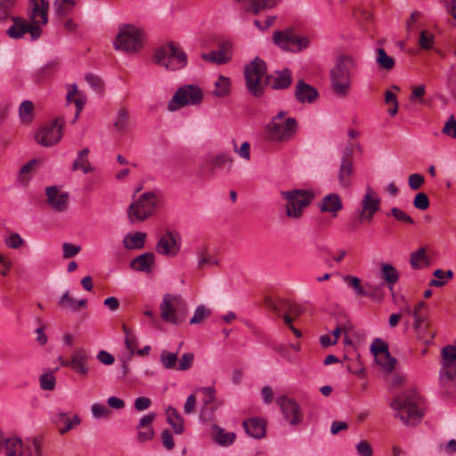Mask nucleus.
<instances>
[{
	"label": "nucleus",
	"mask_w": 456,
	"mask_h": 456,
	"mask_svg": "<svg viewBox=\"0 0 456 456\" xmlns=\"http://www.w3.org/2000/svg\"><path fill=\"white\" fill-rule=\"evenodd\" d=\"M159 310L162 320L167 323L178 325L185 318V304L178 296L166 294Z\"/></svg>",
	"instance_id": "obj_9"
},
{
	"label": "nucleus",
	"mask_w": 456,
	"mask_h": 456,
	"mask_svg": "<svg viewBox=\"0 0 456 456\" xmlns=\"http://www.w3.org/2000/svg\"><path fill=\"white\" fill-rule=\"evenodd\" d=\"M77 4L76 0H55L53 6L55 12L60 17L69 15Z\"/></svg>",
	"instance_id": "obj_36"
},
{
	"label": "nucleus",
	"mask_w": 456,
	"mask_h": 456,
	"mask_svg": "<svg viewBox=\"0 0 456 456\" xmlns=\"http://www.w3.org/2000/svg\"><path fill=\"white\" fill-rule=\"evenodd\" d=\"M276 403L280 406L284 419L293 426L303 421V413L300 405L293 399L285 395L276 398Z\"/></svg>",
	"instance_id": "obj_16"
},
{
	"label": "nucleus",
	"mask_w": 456,
	"mask_h": 456,
	"mask_svg": "<svg viewBox=\"0 0 456 456\" xmlns=\"http://www.w3.org/2000/svg\"><path fill=\"white\" fill-rule=\"evenodd\" d=\"M86 80L94 91L101 92L102 90V81L99 77L89 73L86 75Z\"/></svg>",
	"instance_id": "obj_60"
},
{
	"label": "nucleus",
	"mask_w": 456,
	"mask_h": 456,
	"mask_svg": "<svg viewBox=\"0 0 456 456\" xmlns=\"http://www.w3.org/2000/svg\"><path fill=\"white\" fill-rule=\"evenodd\" d=\"M380 277L387 283L389 290L393 291L395 284L399 281V273L392 265L383 263L380 266Z\"/></svg>",
	"instance_id": "obj_30"
},
{
	"label": "nucleus",
	"mask_w": 456,
	"mask_h": 456,
	"mask_svg": "<svg viewBox=\"0 0 456 456\" xmlns=\"http://www.w3.org/2000/svg\"><path fill=\"white\" fill-rule=\"evenodd\" d=\"M429 199L428 195L424 192H419L416 194L414 200H413V206L417 209L419 210H426L429 207Z\"/></svg>",
	"instance_id": "obj_53"
},
{
	"label": "nucleus",
	"mask_w": 456,
	"mask_h": 456,
	"mask_svg": "<svg viewBox=\"0 0 456 456\" xmlns=\"http://www.w3.org/2000/svg\"><path fill=\"white\" fill-rule=\"evenodd\" d=\"M210 315V310L205 307L204 305H199L190 321L191 324H198L201 322L206 317Z\"/></svg>",
	"instance_id": "obj_51"
},
{
	"label": "nucleus",
	"mask_w": 456,
	"mask_h": 456,
	"mask_svg": "<svg viewBox=\"0 0 456 456\" xmlns=\"http://www.w3.org/2000/svg\"><path fill=\"white\" fill-rule=\"evenodd\" d=\"M30 10L28 11L29 22L40 28L47 23V11L49 4L45 0H29Z\"/></svg>",
	"instance_id": "obj_21"
},
{
	"label": "nucleus",
	"mask_w": 456,
	"mask_h": 456,
	"mask_svg": "<svg viewBox=\"0 0 456 456\" xmlns=\"http://www.w3.org/2000/svg\"><path fill=\"white\" fill-rule=\"evenodd\" d=\"M420 397L415 389H409L395 396L391 407L396 411L395 416L403 424L415 426L423 418V411L419 406Z\"/></svg>",
	"instance_id": "obj_2"
},
{
	"label": "nucleus",
	"mask_w": 456,
	"mask_h": 456,
	"mask_svg": "<svg viewBox=\"0 0 456 456\" xmlns=\"http://www.w3.org/2000/svg\"><path fill=\"white\" fill-rule=\"evenodd\" d=\"M154 263V254L146 252L134 258L130 264L131 268L139 272H150Z\"/></svg>",
	"instance_id": "obj_28"
},
{
	"label": "nucleus",
	"mask_w": 456,
	"mask_h": 456,
	"mask_svg": "<svg viewBox=\"0 0 456 456\" xmlns=\"http://www.w3.org/2000/svg\"><path fill=\"white\" fill-rule=\"evenodd\" d=\"M142 31L130 24H125L119 28L114 41V48L126 53H134L142 47Z\"/></svg>",
	"instance_id": "obj_6"
},
{
	"label": "nucleus",
	"mask_w": 456,
	"mask_h": 456,
	"mask_svg": "<svg viewBox=\"0 0 456 456\" xmlns=\"http://www.w3.org/2000/svg\"><path fill=\"white\" fill-rule=\"evenodd\" d=\"M147 234L142 232L127 233L123 239V245L129 250L142 249L144 248Z\"/></svg>",
	"instance_id": "obj_27"
},
{
	"label": "nucleus",
	"mask_w": 456,
	"mask_h": 456,
	"mask_svg": "<svg viewBox=\"0 0 456 456\" xmlns=\"http://www.w3.org/2000/svg\"><path fill=\"white\" fill-rule=\"evenodd\" d=\"M387 216H393L396 221L406 224H414L415 222L411 218L410 215H408L405 211L403 209L394 207L390 209L389 212L386 213Z\"/></svg>",
	"instance_id": "obj_43"
},
{
	"label": "nucleus",
	"mask_w": 456,
	"mask_h": 456,
	"mask_svg": "<svg viewBox=\"0 0 456 456\" xmlns=\"http://www.w3.org/2000/svg\"><path fill=\"white\" fill-rule=\"evenodd\" d=\"M230 90V78L224 76H219L217 80L215 82V89L212 91V94L216 97H224L229 94Z\"/></svg>",
	"instance_id": "obj_37"
},
{
	"label": "nucleus",
	"mask_w": 456,
	"mask_h": 456,
	"mask_svg": "<svg viewBox=\"0 0 456 456\" xmlns=\"http://www.w3.org/2000/svg\"><path fill=\"white\" fill-rule=\"evenodd\" d=\"M88 359L89 355L86 351L84 348H78L72 353L69 360L63 359L60 356L58 361L61 366L70 367L77 374L86 376L89 372V367L87 365Z\"/></svg>",
	"instance_id": "obj_18"
},
{
	"label": "nucleus",
	"mask_w": 456,
	"mask_h": 456,
	"mask_svg": "<svg viewBox=\"0 0 456 456\" xmlns=\"http://www.w3.org/2000/svg\"><path fill=\"white\" fill-rule=\"evenodd\" d=\"M19 118L22 124H29L34 118V104L31 101H23L19 107Z\"/></svg>",
	"instance_id": "obj_35"
},
{
	"label": "nucleus",
	"mask_w": 456,
	"mask_h": 456,
	"mask_svg": "<svg viewBox=\"0 0 456 456\" xmlns=\"http://www.w3.org/2000/svg\"><path fill=\"white\" fill-rule=\"evenodd\" d=\"M355 448L359 456H372L373 454L370 444L366 441L359 442Z\"/></svg>",
	"instance_id": "obj_64"
},
{
	"label": "nucleus",
	"mask_w": 456,
	"mask_h": 456,
	"mask_svg": "<svg viewBox=\"0 0 456 456\" xmlns=\"http://www.w3.org/2000/svg\"><path fill=\"white\" fill-rule=\"evenodd\" d=\"M63 126L64 118L62 117L56 118L36 134V141L45 147L56 144L61 139Z\"/></svg>",
	"instance_id": "obj_13"
},
{
	"label": "nucleus",
	"mask_w": 456,
	"mask_h": 456,
	"mask_svg": "<svg viewBox=\"0 0 456 456\" xmlns=\"http://www.w3.org/2000/svg\"><path fill=\"white\" fill-rule=\"evenodd\" d=\"M202 90L196 85H185L179 87L167 103L170 111L178 110L188 105H198L202 102Z\"/></svg>",
	"instance_id": "obj_8"
},
{
	"label": "nucleus",
	"mask_w": 456,
	"mask_h": 456,
	"mask_svg": "<svg viewBox=\"0 0 456 456\" xmlns=\"http://www.w3.org/2000/svg\"><path fill=\"white\" fill-rule=\"evenodd\" d=\"M265 305L266 307L281 315L283 320L286 315L292 318V316L297 317L302 314L301 306L289 300L279 299L278 301H274L271 297H265Z\"/></svg>",
	"instance_id": "obj_19"
},
{
	"label": "nucleus",
	"mask_w": 456,
	"mask_h": 456,
	"mask_svg": "<svg viewBox=\"0 0 456 456\" xmlns=\"http://www.w3.org/2000/svg\"><path fill=\"white\" fill-rule=\"evenodd\" d=\"M47 203L58 212H63L69 206V193L61 191L57 186L45 189Z\"/></svg>",
	"instance_id": "obj_22"
},
{
	"label": "nucleus",
	"mask_w": 456,
	"mask_h": 456,
	"mask_svg": "<svg viewBox=\"0 0 456 456\" xmlns=\"http://www.w3.org/2000/svg\"><path fill=\"white\" fill-rule=\"evenodd\" d=\"M434 45V36L427 29H424L419 34V45L424 50H429Z\"/></svg>",
	"instance_id": "obj_48"
},
{
	"label": "nucleus",
	"mask_w": 456,
	"mask_h": 456,
	"mask_svg": "<svg viewBox=\"0 0 456 456\" xmlns=\"http://www.w3.org/2000/svg\"><path fill=\"white\" fill-rule=\"evenodd\" d=\"M39 383L43 390L52 391L55 387L56 379L53 373H44L39 377Z\"/></svg>",
	"instance_id": "obj_47"
},
{
	"label": "nucleus",
	"mask_w": 456,
	"mask_h": 456,
	"mask_svg": "<svg viewBox=\"0 0 456 456\" xmlns=\"http://www.w3.org/2000/svg\"><path fill=\"white\" fill-rule=\"evenodd\" d=\"M218 265V260L211 256H207L204 251L200 255L198 261V268L202 269L204 266H214Z\"/></svg>",
	"instance_id": "obj_57"
},
{
	"label": "nucleus",
	"mask_w": 456,
	"mask_h": 456,
	"mask_svg": "<svg viewBox=\"0 0 456 456\" xmlns=\"http://www.w3.org/2000/svg\"><path fill=\"white\" fill-rule=\"evenodd\" d=\"M376 362L387 371H392L395 369L396 359L391 356L389 351L375 356Z\"/></svg>",
	"instance_id": "obj_44"
},
{
	"label": "nucleus",
	"mask_w": 456,
	"mask_h": 456,
	"mask_svg": "<svg viewBox=\"0 0 456 456\" xmlns=\"http://www.w3.org/2000/svg\"><path fill=\"white\" fill-rule=\"evenodd\" d=\"M13 24L7 29V35L11 38H21L26 33H29L32 40H37L41 35V28L32 25L20 17H12Z\"/></svg>",
	"instance_id": "obj_17"
},
{
	"label": "nucleus",
	"mask_w": 456,
	"mask_h": 456,
	"mask_svg": "<svg viewBox=\"0 0 456 456\" xmlns=\"http://www.w3.org/2000/svg\"><path fill=\"white\" fill-rule=\"evenodd\" d=\"M153 61L166 69L175 71L187 65V54L177 44L169 42L155 50Z\"/></svg>",
	"instance_id": "obj_4"
},
{
	"label": "nucleus",
	"mask_w": 456,
	"mask_h": 456,
	"mask_svg": "<svg viewBox=\"0 0 456 456\" xmlns=\"http://www.w3.org/2000/svg\"><path fill=\"white\" fill-rule=\"evenodd\" d=\"M265 62L256 57L249 64L245 66L244 78L248 93L255 97H261L265 87L270 86L274 90L288 88L292 84V73L289 69L278 70L275 75L265 76L264 83L261 78L265 75Z\"/></svg>",
	"instance_id": "obj_1"
},
{
	"label": "nucleus",
	"mask_w": 456,
	"mask_h": 456,
	"mask_svg": "<svg viewBox=\"0 0 456 456\" xmlns=\"http://www.w3.org/2000/svg\"><path fill=\"white\" fill-rule=\"evenodd\" d=\"M54 422L58 426L59 432L63 435L78 426L81 419L77 414L70 418L68 413L60 412L55 416Z\"/></svg>",
	"instance_id": "obj_26"
},
{
	"label": "nucleus",
	"mask_w": 456,
	"mask_h": 456,
	"mask_svg": "<svg viewBox=\"0 0 456 456\" xmlns=\"http://www.w3.org/2000/svg\"><path fill=\"white\" fill-rule=\"evenodd\" d=\"M159 361L165 369H175L178 362L177 353H171L169 351L163 350L160 353Z\"/></svg>",
	"instance_id": "obj_39"
},
{
	"label": "nucleus",
	"mask_w": 456,
	"mask_h": 456,
	"mask_svg": "<svg viewBox=\"0 0 456 456\" xmlns=\"http://www.w3.org/2000/svg\"><path fill=\"white\" fill-rule=\"evenodd\" d=\"M113 125L118 132H125L128 128L129 114L126 109L120 108L118 110Z\"/></svg>",
	"instance_id": "obj_41"
},
{
	"label": "nucleus",
	"mask_w": 456,
	"mask_h": 456,
	"mask_svg": "<svg viewBox=\"0 0 456 456\" xmlns=\"http://www.w3.org/2000/svg\"><path fill=\"white\" fill-rule=\"evenodd\" d=\"M344 281L347 283L349 287H351L356 296L358 297H372V295L365 289L364 286L361 284V280L358 277L346 275L344 276Z\"/></svg>",
	"instance_id": "obj_38"
},
{
	"label": "nucleus",
	"mask_w": 456,
	"mask_h": 456,
	"mask_svg": "<svg viewBox=\"0 0 456 456\" xmlns=\"http://www.w3.org/2000/svg\"><path fill=\"white\" fill-rule=\"evenodd\" d=\"M5 456H21L22 441L19 437H10L3 439Z\"/></svg>",
	"instance_id": "obj_33"
},
{
	"label": "nucleus",
	"mask_w": 456,
	"mask_h": 456,
	"mask_svg": "<svg viewBox=\"0 0 456 456\" xmlns=\"http://www.w3.org/2000/svg\"><path fill=\"white\" fill-rule=\"evenodd\" d=\"M194 360V354L192 353L183 354L180 359H178L177 370H187L191 368Z\"/></svg>",
	"instance_id": "obj_50"
},
{
	"label": "nucleus",
	"mask_w": 456,
	"mask_h": 456,
	"mask_svg": "<svg viewBox=\"0 0 456 456\" xmlns=\"http://www.w3.org/2000/svg\"><path fill=\"white\" fill-rule=\"evenodd\" d=\"M4 242L7 247L13 249L20 248L24 244L23 239L16 232H12L5 238Z\"/></svg>",
	"instance_id": "obj_55"
},
{
	"label": "nucleus",
	"mask_w": 456,
	"mask_h": 456,
	"mask_svg": "<svg viewBox=\"0 0 456 456\" xmlns=\"http://www.w3.org/2000/svg\"><path fill=\"white\" fill-rule=\"evenodd\" d=\"M242 426L246 433L253 438L260 439L265 436V423L262 419H248L243 421Z\"/></svg>",
	"instance_id": "obj_25"
},
{
	"label": "nucleus",
	"mask_w": 456,
	"mask_h": 456,
	"mask_svg": "<svg viewBox=\"0 0 456 456\" xmlns=\"http://www.w3.org/2000/svg\"><path fill=\"white\" fill-rule=\"evenodd\" d=\"M167 421L172 427L175 434H182L184 429V420L177 410L168 407L166 411Z\"/></svg>",
	"instance_id": "obj_31"
},
{
	"label": "nucleus",
	"mask_w": 456,
	"mask_h": 456,
	"mask_svg": "<svg viewBox=\"0 0 456 456\" xmlns=\"http://www.w3.org/2000/svg\"><path fill=\"white\" fill-rule=\"evenodd\" d=\"M319 94L318 91L309 84H306L303 79L297 81L295 90L296 99L302 103L314 102Z\"/></svg>",
	"instance_id": "obj_23"
},
{
	"label": "nucleus",
	"mask_w": 456,
	"mask_h": 456,
	"mask_svg": "<svg viewBox=\"0 0 456 456\" xmlns=\"http://www.w3.org/2000/svg\"><path fill=\"white\" fill-rule=\"evenodd\" d=\"M370 351L374 356H378L383 353L387 354V351H388V346L382 339L375 338L370 346Z\"/></svg>",
	"instance_id": "obj_54"
},
{
	"label": "nucleus",
	"mask_w": 456,
	"mask_h": 456,
	"mask_svg": "<svg viewBox=\"0 0 456 456\" xmlns=\"http://www.w3.org/2000/svg\"><path fill=\"white\" fill-rule=\"evenodd\" d=\"M319 208L322 212H327L336 217L338 213L343 208L341 198L337 193H329L322 198L319 203Z\"/></svg>",
	"instance_id": "obj_24"
},
{
	"label": "nucleus",
	"mask_w": 456,
	"mask_h": 456,
	"mask_svg": "<svg viewBox=\"0 0 456 456\" xmlns=\"http://www.w3.org/2000/svg\"><path fill=\"white\" fill-rule=\"evenodd\" d=\"M424 182V176L420 174H412L408 178V184L412 190L419 189Z\"/></svg>",
	"instance_id": "obj_61"
},
{
	"label": "nucleus",
	"mask_w": 456,
	"mask_h": 456,
	"mask_svg": "<svg viewBox=\"0 0 456 456\" xmlns=\"http://www.w3.org/2000/svg\"><path fill=\"white\" fill-rule=\"evenodd\" d=\"M213 436L218 444L224 446L232 444L235 439V434L233 432H226L218 426L213 427Z\"/></svg>",
	"instance_id": "obj_34"
},
{
	"label": "nucleus",
	"mask_w": 456,
	"mask_h": 456,
	"mask_svg": "<svg viewBox=\"0 0 456 456\" xmlns=\"http://www.w3.org/2000/svg\"><path fill=\"white\" fill-rule=\"evenodd\" d=\"M426 93V87L424 85H418L412 87L411 94L410 95V101L411 102H417L420 104L425 103V100L423 99Z\"/></svg>",
	"instance_id": "obj_49"
},
{
	"label": "nucleus",
	"mask_w": 456,
	"mask_h": 456,
	"mask_svg": "<svg viewBox=\"0 0 456 456\" xmlns=\"http://www.w3.org/2000/svg\"><path fill=\"white\" fill-rule=\"evenodd\" d=\"M441 370L439 381L446 394H453L456 391V346H446L442 349Z\"/></svg>",
	"instance_id": "obj_5"
},
{
	"label": "nucleus",
	"mask_w": 456,
	"mask_h": 456,
	"mask_svg": "<svg viewBox=\"0 0 456 456\" xmlns=\"http://www.w3.org/2000/svg\"><path fill=\"white\" fill-rule=\"evenodd\" d=\"M273 42L284 51L298 53L310 45L307 37L296 35L292 28L275 30L273 34Z\"/></svg>",
	"instance_id": "obj_11"
},
{
	"label": "nucleus",
	"mask_w": 456,
	"mask_h": 456,
	"mask_svg": "<svg viewBox=\"0 0 456 456\" xmlns=\"http://www.w3.org/2000/svg\"><path fill=\"white\" fill-rule=\"evenodd\" d=\"M233 163L232 157L226 152L220 153L215 156L211 160V165L215 167H227L228 171L232 169Z\"/></svg>",
	"instance_id": "obj_45"
},
{
	"label": "nucleus",
	"mask_w": 456,
	"mask_h": 456,
	"mask_svg": "<svg viewBox=\"0 0 456 456\" xmlns=\"http://www.w3.org/2000/svg\"><path fill=\"white\" fill-rule=\"evenodd\" d=\"M63 249V258L68 259L73 257L77 254H78L81 250L80 246H77L71 243L65 242L62 245Z\"/></svg>",
	"instance_id": "obj_58"
},
{
	"label": "nucleus",
	"mask_w": 456,
	"mask_h": 456,
	"mask_svg": "<svg viewBox=\"0 0 456 456\" xmlns=\"http://www.w3.org/2000/svg\"><path fill=\"white\" fill-rule=\"evenodd\" d=\"M156 418V414L154 412H151L147 415L142 416L139 423L137 425V429H143V428H152V422L154 421Z\"/></svg>",
	"instance_id": "obj_63"
},
{
	"label": "nucleus",
	"mask_w": 456,
	"mask_h": 456,
	"mask_svg": "<svg viewBox=\"0 0 456 456\" xmlns=\"http://www.w3.org/2000/svg\"><path fill=\"white\" fill-rule=\"evenodd\" d=\"M86 299L75 300L69 296V290L66 291L58 301V305L61 308H69L72 312H78L80 308L86 307Z\"/></svg>",
	"instance_id": "obj_32"
},
{
	"label": "nucleus",
	"mask_w": 456,
	"mask_h": 456,
	"mask_svg": "<svg viewBox=\"0 0 456 456\" xmlns=\"http://www.w3.org/2000/svg\"><path fill=\"white\" fill-rule=\"evenodd\" d=\"M376 62L379 68L388 70L395 66V60L383 48L377 49Z\"/></svg>",
	"instance_id": "obj_40"
},
{
	"label": "nucleus",
	"mask_w": 456,
	"mask_h": 456,
	"mask_svg": "<svg viewBox=\"0 0 456 456\" xmlns=\"http://www.w3.org/2000/svg\"><path fill=\"white\" fill-rule=\"evenodd\" d=\"M380 202V198L370 186H368L366 188V193L360 203L361 208L356 211L359 222L370 223L374 215L379 210Z\"/></svg>",
	"instance_id": "obj_14"
},
{
	"label": "nucleus",
	"mask_w": 456,
	"mask_h": 456,
	"mask_svg": "<svg viewBox=\"0 0 456 456\" xmlns=\"http://www.w3.org/2000/svg\"><path fill=\"white\" fill-rule=\"evenodd\" d=\"M232 45L230 42H224L219 45V49L215 51L218 59L217 64H224L232 59Z\"/></svg>",
	"instance_id": "obj_42"
},
{
	"label": "nucleus",
	"mask_w": 456,
	"mask_h": 456,
	"mask_svg": "<svg viewBox=\"0 0 456 456\" xmlns=\"http://www.w3.org/2000/svg\"><path fill=\"white\" fill-rule=\"evenodd\" d=\"M353 155H354V145L352 142H348L343 151L338 181L340 186L346 188L351 183V175L354 171L353 167Z\"/></svg>",
	"instance_id": "obj_20"
},
{
	"label": "nucleus",
	"mask_w": 456,
	"mask_h": 456,
	"mask_svg": "<svg viewBox=\"0 0 456 456\" xmlns=\"http://www.w3.org/2000/svg\"><path fill=\"white\" fill-rule=\"evenodd\" d=\"M15 4L16 0H0V22L12 19L10 12Z\"/></svg>",
	"instance_id": "obj_46"
},
{
	"label": "nucleus",
	"mask_w": 456,
	"mask_h": 456,
	"mask_svg": "<svg viewBox=\"0 0 456 456\" xmlns=\"http://www.w3.org/2000/svg\"><path fill=\"white\" fill-rule=\"evenodd\" d=\"M200 390L203 393V402L205 405L214 403L216 399V389L214 387H201Z\"/></svg>",
	"instance_id": "obj_62"
},
{
	"label": "nucleus",
	"mask_w": 456,
	"mask_h": 456,
	"mask_svg": "<svg viewBox=\"0 0 456 456\" xmlns=\"http://www.w3.org/2000/svg\"><path fill=\"white\" fill-rule=\"evenodd\" d=\"M91 409L93 416L96 419H108L111 414L110 409L104 404L94 403Z\"/></svg>",
	"instance_id": "obj_52"
},
{
	"label": "nucleus",
	"mask_w": 456,
	"mask_h": 456,
	"mask_svg": "<svg viewBox=\"0 0 456 456\" xmlns=\"http://www.w3.org/2000/svg\"><path fill=\"white\" fill-rule=\"evenodd\" d=\"M443 133L451 138H456V119L451 116L444 124Z\"/></svg>",
	"instance_id": "obj_56"
},
{
	"label": "nucleus",
	"mask_w": 456,
	"mask_h": 456,
	"mask_svg": "<svg viewBox=\"0 0 456 456\" xmlns=\"http://www.w3.org/2000/svg\"><path fill=\"white\" fill-rule=\"evenodd\" d=\"M81 169L85 174L94 171V167L88 159H76L73 163V170Z\"/></svg>",
	"instance_id": "obj_59"
},
{
	"label": "nucleus",
	"mask_w": 456,
	"mask_h": 456,
	"mask_svg": "<svg viewBox=\"0 0 456 456\" xmlns=\"http://www.w3.org/2000/svg\"><path fill=\"white\" fill-rule=\"evenodd\" d=\"M410 264L413 270H419L431 265V259L426 253L425 248H419L410 255Z\"/></svg>",
	"instance_id": "obj_29"
},
{
	"label": "nucleus",
	"mask_w": 456,
	"mask_h": 456,
	"mask_svg": "<svg viewBox=\"0 0 456 456\" xmlns=\"http://www.w3.org/2000/svg\"><path fill=\"white\" fill-rule=\"evenodd\" d=\"M182 239L178 232L167 231L159 240L156 250L166 256H175L181 250Z\"/></svg>",
	"instance_id": "obj_15"
},
{
	"label": "nucleus",
	"mask_w": 456,
	"mask_h": 456,
	"mask_svg": "<svg viewBox=\"0 0 456 456\" xmlns=\"http://www.w3.org/2000/svg\"><path fill=\"white\" fill-rule=\"evenodd\" d=\"M297 130L295 118H288L283 122L270 121L265 127L266 138L272 142H284L292 139Z\"/></svg>",
	"instance_id": "obj_12"
},
{
	"label": "nucleus",
	"mask_w": 456,
	"mask_h": 456,
	"mask_svg": "<svg viewBox=\"0 0 456 456\" xmlns=\"http://www.w3.org/2000/svg\"><path fill=\"white\" fill-rule=\"evenodd\" d=\"M281 196L287 201L286 215L292 218H299L314 197L313 193L306 190L281 191Z\"/></svg>",
	"instance_id": "obj_10"
},
{
	"label": "nucleus",
	"mask_w": 456,
	"mask_h": 456,
	"mask_svg": "<svg viewBox=\"0 0 456 456\" xmlns=\"http://www.w3.org/2000/svg\"><path fill=\"white\" fill-rule=\"evenodd\" d=\"M157 195L148 191L142 194L127 209V217L131 223L142 222L153 215L157 208Z\"/></svg>",
	"instance_id": "obj_7"
},
{
	"label": "nucleus",
	"mask_w": 456,
	"mask_h": 456,
	"mask_svg": "<svg viewBox=\"0 0 456 456\" xmlns=\"http://www.w3.org/2000/svg\"><path fill=\"white\" fill-rule=\"evenodd\" d=\"M356 67V61L350 55L338 57L334 67L330 71V85L333 92L340 97L346 96L351 89L352 71Z\"/></svg>",
	"instance_id": "obj_3"
}]
</instances>
